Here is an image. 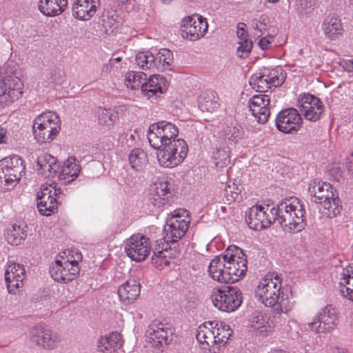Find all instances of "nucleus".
<instances>
[{
  "label": "nucleus",
  "mask_w": 353,
  "mask_h": 353,
  "mask_svg": "<svg viewBox=\"0 0 353 353\" xmlns=\"http://www.w3.org/2000/svg\"><path fill=\"white\" fill-rule=\"evenodd\" d=\"M54 199H57V202L60 203L63 199V193L59 188H57V184L53 191V195Z\"/></svg>",
  "instance_id": "nucleus-55"
},
{
  "label": "nucleus",
  "mask_w": 353,
  "mask_h": 353,
  "mask_svg": "<svg viewBox=\"0 0 353 353\" xmlns=\"http://www.w3.org/2000/svg\"><path fill=\"white\" fill-rule=\"evenodd\" d=\"M140 292L139 282L134 278H130L119 288L118 295L122 303L129 305L137 300Z\"/></svg>",
  "instance_id": "nucleus-22"
},
{
  "label": "nucleus",
  "mask_w": 353,
  "mask_h": 353,
  "mask_svg": "<svg viewBox=\"0 0 353 353\" xmlns=\"http://www.w3.org/2000/svg\"><path fill=\"white\" fill-rule=\"evenodd\" d=\"M119 5H123L125 4L128 0H117Z\"/></svg>",
  "instance_id": "nucleus-63"
},
{
  "label": "nucleus",
  "mask_w": 353,
  "mask_h": 353,
  "mask_svg": "<svg viewBox=\"0 0 353 353\" xmlns=\"http://www.w3.org/2000/svg\"><path fill=\"white\" fill-rule=\"evenodd\" d=\"M167 89V82L164 77L159 74L150 76L148 81L142 85V94L148 99H155Z\"/></svg>",
  "instance_id": "nucleus-21"
},
{
  "label": "nucleus",
  "mask_w": 353,
  "mask_h": 353,
  "mask_svg": "<svg viewBox=\"0 0 353 353\" xmlns=\"http://www.w3.org/2000/svg\"><path fill=\"white\" fill-rule=\"evenodd\" d=\"M79 273V266L77 260L57 259L50 268L52 278L57 282L68 283L74 280Z\"/></svg>",
  "instance_id": "nucleus-12"
},
{
  "label": "nucleus",
  "mask_w": 353,
  "mask_h": 353,
  "mask_svg": "<svg viewBox=\"0 0 353 353\" xmlns=\"http://www.w3.org/2000/svg\"><path fill=\"white\" fill-rule=\"evenodd\" d=\"M339 283L341 296L353 301V264L342 270Z\"/></svg>",
  "instance_id": "nucleus-32"
},
{
  "label": "nucleus",
  "mask_w": 353,
  "mask_h": 353,
  "mask_svg": "<svg viewBox=\"0 0 353 353\" xmlns=\"http://www.w3.org/2000/svg\"><path fill=\"white\" fill-rule=\"evenodd\" d=\"M79 172L80 168L75 163V159L74 158H69L64 162L62 169L58 174V179L63 184H68L77 177Z\"/></svg>",
  "instance_id": "nucleus-33"
},
{
  "label": "nucleus",
  "mask_w": 353,
  "mask_h": 353,
  "mask_svg": "<svg viewBox=\"0 0 353 353\" xmlns=\"http://www.w3.org/2000/svg\"><path fill=\"white\" fill-rule=\"evenodd\" d=\"M330 175L333 176H334V179L337 181H339L341 176H342V172L340 169L339 167H334L332 168L330 171Z\"/></svg>",
  "instance_id": "nucleus-53"
},
{
  "label": "nucleus",
  "mask_w": 353,
  "mask_h": 353,
  "mask_svg": "<svg viewBox=\"0 0 353 353\" xmlns=\"http://www.w3.org/2000/svg\"><path fill=\"white\" fill-rule=\"evenodd\" d=\"M122 339L118 332H112L108 336H101L97 343V348L103 353H113L121 348Z\"/></svg>",
  "instance_id": "nucleus-29"
},
{
  "label": "nucleus",
  "mask_w": 353,
  "mask_h": 353,
  "mask_svg": "<svg viewBox=\"0 0 353 353\" xmlns=\"http://www.w3.org/2000/svg\"><path fill=\"white\" fill-rule=\"evenodd\" d=\"M150 242L148 238L141 234L132 235L125 245L126 254L132 260L140 262L145 259L150 252Z\"/></svg>",
  "instance_id": "nucleus-13"
},
{
  "label": "nucleus",
  "mask_w": 353,
  "mask_h": 353,
  "mask_svg": "<svg viewBox=\"0 0 353 353\" xmlns=\"http://www.w3.org/2000/svg\"><path fill=\"white\" fill-rule=\"evenodd\" d=\"M244 132L241 125L232 123L223 129V136L232 143H236L243 137Z\"/></svg>",
  "instance_id": "nucleus-39"
},
{
  "label": "nucleus",
  "mask_w": 353,
  "mask_h": 353,
  "mask_svg": "<svg viewBox=\"0 0 353 353\" xmlns=\"http://www.w3.org/2000/svg\"><path fill=\"white\" fill-rule=\"evenodd\" d=\"M350 170H353V163H352L351 161H350V165L348 166Z\"/></svg>",
  "instance_id": "nucleus-64"
},
{
  "label": "nucleus",
  "mask_w": 353,
  "mask_h": 353,
  "mask_svg": "<svg viewBox=\"0 0 353 353\" xmlns=\"http://www.w3.org/2000/svg\"><path fill=\"white\" fill-rule=\"evenodd\" d=\"M99 6L100 0H76L72 6L73 15L81 20H88Z\"/></svg>",
  "instance_id": "nucleus-24"
},
{
  "label": "nucleus",
  "mask_w": 353,
  "mask_h": 353,
  "mask_svg": "<svg viewBox=\"0 0 353 353\" xmlns=\"http://www.w3.org/2000/svg\"><path fill=\"white\" fill-rule=\"evenodd\" d=\"M239 46L237 48L238 56L241 58L248 57L252 48V42L249 39L239 41Z\"/></svg>",
  "instance_id": "nucleus-49"
},
{
  "label": "nucleus",
  "mask_w": 353,
  "mask_h": 353,
  "mask_svg": "<svg viewBox=\"0 0 353 353\" xmlns=\"http://www.w3.org/2000/svg\"><path fill=\"white\" fill-rule=\"evenodd\" d=\"M299 103L300 110L308 121H316L324 112V106L321 101L310 94H304Z\"/></svg>",
  "instance_id": "nucleus-17"
},
{
  "label": "nucleus",
  "mask_w": 353,
  "mask_h": 353,
  "mask_svg": "<svg viewBox=\"0 0 353 353\" xmlns=\"http://www.w3.org/2000/svg\"><path fill=\"white\" fill-rule=\"evenodd\" d=\"M225 259L224 254L215 256L210 263L208 273L210 277L220 283H229L230 276L227 275Z\"/></svg>",
  "instance_id": "nucleus-25"
},
{
  "label": "nucleus",
  "mask_w": 353,
  "mask_h": 353,
  "mask_svg": "<svg viewBox=\"0 0 353 353\" xmlns=\"http://www.w3.org/2000/svg\"><path fill=\"white\" fill-rule=\"evenodd\" d=\"M321 28L325 37L330 40L336 39L343 32L341 20L334 14H330L323 19Z\"/></svg>",
  "instance_id": "nucleus-23"
},
{
  "label": "nucleus",
  "mask_w": 353,
  "mask_h": 353,
  "mask_svg": "<svg viewBox=\"0 0 353 353\" xmlns=\"http://www.w3.org/2000/svg\"><path fill=\"white\" fill-rule=\"evenodd\" d=\"M210 299L214 307L219 310L230 312L241 305V292L236 287H227L225 290L214 289Z\"/></svg>",
  "instance_id": "nucleus-8"
},
{
  "label": "nucleus",
  "mask_w": 353,
  "mask_h": 353,
  "mask_svg": "<svg viewBox=\"0 0 353 353\" xmlns=\"http://www.w3.org/2000/svg\"><path fill=\"white\" fill-rule=\"evenodd\" d=\"M60 130L59 117L54 112H43L37 116L33 122V134L39 143H50L56 138Z\"/></svg>",
  "instance_id": "nucleus-5"
},
{
  "label": "nucleus",
  "mask_w": 353,
  "mask_h": 353,
  "mask_svg": "<svg viewBox=\"0 0 353 353\" xmlns=\"http://www.w3.org/2000/svg\"><path fill=\"white\" fill-rule=\"evenodd\" d=\"M68 6V0H40L39 9L44 15L57 16L61 14Z\"/></svg>",
  "instance_id": "nucleus-31"
},
{
  "label": "nucleus",
  "mask_w": 353,
  "mask_h": 353,
  "mask_svg": "<svg viewBox=\"0 0 353 353\" xmlns=\"http://www.w3.org/2000/svg\"><path fill=\"white\" fill-rule=\"evenodd\" d=\"M109 23L108 21H106V19H103V26H104V28H105V31L106 32H108V30L107 29V24Z\"/></svg>",
  "instance_id": "nucleus-62"
},
{
  "label": "nucleus",
  "mask_w": 353,
  "mask_h": 353,
  "mask_svg": "<svg viewBox=\"0 0 353 353\" xmlns=\"http://www.w3.org/2000/svg\"><path fill=\"white\" fill-rule=\"evenodd\" d=\"M270 97L267 94H256L249 101L250 110L259 123H265L268 121L270 114Z\"/></svg>",
  "instance_id": "nucleus-19"
},
{
  "label": "nucleus",
  "mask_w": 353,
  "mask_h": 353,
  "mask_svg": "<svg viewBox=\"0 0 353 353\" xmlns=\"http://www.w3.org/2000/svg\"><path fill=\"white\" fill-rule=\"evenodd\" d=\"M169 242L170 241L165 238L164 239L156 241V244L153 248L152 263L157 268H163L164 266L169 264L168 260L165 259L167 256Z\"/></svg>",
  "instance_id": "nucleus-30"
},
{
  "label": "nucleus",
  "mask_w": 353,
  "mask_h": 353,
  "mask_svg": "<svg viewBox=\"0 0 353 353\" xmlns=\"http://www.w3.org/2000/svg\"><path fill=\"white\" fill-rule=\"evenodd\" d=\"M58 204L57 199H54V196L37 201L39 212L44 216H49L53 213L57 209Z\"/></svg>",
  "instance_id": "nucleus-41"
},
{
  "label": "nucleus",
  "mask_w": 353,
  "mask_h": 353,
  "mask_svg": "<svg viewBox=\"0 0 353 353\" xmlns=\"http://www.w3.org/2000/svg\"><path fill=\"white\" fill-rule=\"evenodd\" d=\"M184 225L185 222L182 223V225H179L176 221H166L164 226L165 239H168L170 243L174 244L176 243L185 235L188 230V228H185Z\"/></svg>",
  "instance_id": "nucleus-34"
},
{
  "label": "nucleus",
  "mask_w": 353,
  "mask_h": 353,
  "mask_svg": "<svg viewBox=\"0 0 353 353\" xmlns=\"http://www.w3.org/2000/svg\"><path fill=\"white\" fill-rule=\"evenodd\" d=\"M264 1H265L264 4H265V5H266L268 3H278L280 0H264Z\"/></svg>",
  "instance_id": "nucleus-61"
},
{
  "label": "nucleus",
  "mask_w": 353,
  "mask_h": 353,
  "mask_svg": "<svg viewBox=\"0 0 353 353\" xmlns=\"http://www.w3.org/2000/svg\"><path fill=\"white\" fill-rule=\"evenodd\" d=\"M281 279L276 274L266 275L256 290L259 300L267 307H273L276 314H287L293 307L288 296L280 292Z\"/></svg>",
  "instance_id": "nucleus-1"
},
{
  "label": "nucleus",
  "mask_w": 353,
  "mask_h": 353,
  "mask_svg": "<svg viewBox=\"0 0 353 353\" xmlns=\"http://www.w3.org/2000/svg\"><path fill=\"white\" fill-rule=\"evenodd\" d=\"M236 34L239 41H243L244 39H248L245 30L243 28L239 27Z\"/></svg>",
  "instance_id": "nucleus-58"
},
{
  "label": "nucleus",
  "mask_w": 353,
  "mask_h": 353,
  "mask_svg": "<svg viewBox=\"0 0 353 353\" xmlns=\"http://www.w3.org/2000/svg\"><path fill=\"white\" fill-rule=\"evenodd\" d=\"M276 126L285 134L297 132L302 123V117L294 108H288L281 111L276 118Z\"/></svg>",
  "instance_id": "nucleus-16"
},
{
  "label": "nucleus",
  "mask_w": 353,
  "mask_h": 353,
  "mask_svg": "<svg viewBox=\"0 0 353 353\" xmlns=\"http://www.w3.org/2000/svg\"><path fill=\"white\" fill-rule=\"evenodd\" d=\"M239 194V190L234 184L227 185L223 191V202L225 204H230L236 201Z\"/></svg>",
  "instance_id": "nucleus-46"
},
{
  "label": "nucleus",
  "mask_w": 353,
  "mask_h": 353,
  "mask_svg": "<svg viewBox=\"0 0 353 353\" xmlns=\"http://www.w3.org/2000/svg\"><path fill=\"white\" fill-rule=\"evenodd\" d=\"M167 221H174L179 225H182V223L185 222V228H189V224L191 221V218L189 212L185 209H176L170 214L168 216Z\"/></svg>",
  "instance_id": "nucleus-44"
},
{
  "label": "nucleus",
  "mask_w": 353,
  "mask_h": 353,
  "mask_svg": "<svg viewBox=\"0 0 353 353\" xmlns=\"http://www.w3.org/2000/svg\"><path fill=\"white\" fill-rule=\"evenodd\" d=\"M13 230L10 232V234H8L7 240L9 243L12 245L20 244L21 241L26 237V232L22 230L19 233L21 230L20 226L13 225Z\"/></svg>",
  "instance_id": "nucleus-48"
},
{
  "label": "nucleus",
  "mask_w": 353,
  "mask_h": 353,
  "mask_svg": "<svg viewBox=\"0 0 353 353\" xmlns=\"http://www.w3.org/2000/svg\"><path fill=\"white\" fill-rule=\"evenodd\" d=\"M250 322V327L253 328L256 334L259 335H265L270 327L267 319L261 313L254 314Z\"/></svg>",
  "instance_id": "nucleus-38"
},
{
  "label": "nucleus",
  "mask_w": 353,
  "mask_h": 353,
  "mask_svg": "<svg viewBox=\"0 0 353 353\" xmlns=\"http://www.w3.org/2000/svg\"><path fill=\"white\" fill-rule=\"evenodd\" d=\"M136 63L141 68L147 70L155 68L156 59L150 52H140L135 57Z\"/></svg>",
  "instance_id": "nucleus-42"
},
{
  "label": "nucleus",
  "mask_w": 353,
  "mask_h": 353,
  "mask_svg": "<svg viewBox=\"0 0 353 353\" xmlns=\"http://www.w3.org/2000/svg\"><path fill=\"white\" fill-rule=\"evenodd\" d=\"M254 85L257 88V91L259 92H266L268 89L270 88V85L269 83V79L267 77L263 75L260 76L259 77H256Z\"/></svg>",
  "instance_id": "nucleus-51"
},
{
  "label": "nucleus",
  "mask_w": 353,
  "mask_h": 353,
  "mask_svg": "<svg viewBox=\"0 0 353 353\" xmlns=\"http://www.w3.org/2000/svg\"><path fill=\"white\" fill-rule=\"evenodd\" d=\"M177 254H178L177 248L175 246L174 248H171L169 245V246H168V253H167V256L165 259H168V262L170 263V259L176 257Z\"/></svg>",
  "instance_id": "nucleus-54"
},
{
  "label": "nucleus",
  "mask_w": 353,
  "mask_h": 353,
  "mask_svg": "<svg viewBox=\"0 0 353 353\" xmlns=\"http://www.w3.org/2000/svg\"><path fill=\"white\" fill-rule=\"evenodd\" d=\"M125 139H126V144L130 147L132 146L135 141V136L131 130H130L129 133L126 134Z\"/></svg>",
  "instance_id": "nucleus-57"
},
{
  "label": "nucleus",
  "mask_w": 353,
  "mask_h": 353,
  "mask_svg": "<svg viewBox=\"0 0 353 353\" xmlns=\"http://www.w3.org/2000/svg\"><path fill=\"white\" fill-rule=\"evenodd\" d=\"M212 98H214L212 94H205L204 97L201 99L199 107L203 111L212 112L217 108L219 104Z\"/></svg>",
  "instance_id": "nucleus-47"
},
{
  "label": "nucleus",
  "mask_w": 353,
  "mask_h": 353,
  "mask_svg": "<svg viewBox=\"0 0 353 353\" xmlns=\"http://www.w3.org/2000/svg\"><path fill=\"white\" fill-rule=\"evenodd\" d=\"M128 159L131 167L137 171L143 170L148 163L146 153L140 148L133 150L129 154Z\"/></svg>",
  "instance_id": "nucleus-35"
},
{
  "label": "nucleus",
  "mask_w": 353,
  "mask_h": 353,
  "mask_svg": "<svg viewBox=\"0 0 353 353\" xmlns=\"http://www.w3.org/2000/svg\"><path fill=\"white\" fill-rule=\"evenodd\" d=\"M95 114L97 117L98 123L100 125L110 127L112 126L116 121V116L112 114L110 109L98 107L95 110Z\"/></svg>",
  "instance_id": "nucleus-40"
},
{
  "label": "nucleus",
  "mask_w": 353,
  "mask_h": 353,
  "mask_svg": "<svg viewBox=\"0 0 353 353\" xmlns=\"http://www.w3.org/2000/svg\"><path fill=\"white\" fill-rule=\"evenodd\" d=\"M270 42L266 38H262L259 42V45L262 50H265L268 48Z\"/></svg>",
  "instance_id": "nucleus-59"
},
{
  "label": "nucleus",
  "mask_w": 353,
  "mask_h": 353,
  "mask_svg": "<svg viewBox=\"0 0 353 353\" xmlns=\"http://www.w3.org/2000/svg\"><path fill=\"white\" fill-rule=\"evenodd\" d=\"M38 172L43 176L52 177L57 174L58 165L57 159L52 155L44 153L37 158Z\"/></svg>",
  "instance_id": "nucleus-28"
},
{
  "label": "nucleus",
  "mask_w": 353,
  "mask_h": 353,
  "mask_svg": "<svg viewBox=\"0 0 353 353\" xmlns=\"http://www.w3.org/2000/svg\"><path fill=\"white\" fill-rule=\"evenodd\" d=\"M276 208L256 205L250 208L246 222L251 229L262 230L270 226L276 220Z\"/></svg>",
  "instance_id": "nucleus-10"
},
{
  "label": "nucleus",
  "mask_w": 353,
  "mask_h": 353,
  "mask_svg": "<svg viewBox=\"0 0 353 353\" xmlns=\"http://www.w3.org/2000/svg\"><path fill=\"white\" fill-rule=\"evenodd\" d=\"M157 157L159 165L163 168H172L179 165L186 157L188 145L181 139L163 144L162 148H156Z\"/></svg>",
  "instance_id": "nucleus-6"
},
{
  "label": "nucleus",
  "mask_w": 353,
  "mask_h": 353,
  "mask_svg": "<svg viewBox=\"0 0 353 353\" xmlns=\"http://www.w3.org/2000/svg\"><path fill=\"white\" fill-rule=\"evenodd\" d=\"M276 221L284 231L299 232L305 226L303 203L296 197H290L276 207Z\"/></svg>",
  "instance_id": "nucleus-3"
},
{
  "label": "nucleus",
  "mask_w": 353,
  "mask_h": 353,
  "mask_svg": "<svg viewBox=\"0 0 353 353\" xmlns=\"http://www.w3.org/2000/svg\"><path fill=\"white\" fill-rule=\"evenodd\" d=\"M147 75L143 72L130 71L125 74V84L131 90H137L141 88L142 92V85L146 80Z\"/></svg>",
  "instance_id": "nucleus-36"
},
{
  "label": "nucleus",
  "mask_w": 353,
  "mask_h": 353,
  "mask_svg": "<svg viewBox=\"0 0 353 353\" xmlns=\"http://www.w3.org/2000/svg\"><path fill=\"white\" fill-rule=\"evenodd\" d=\"M158 62L156 61V66L158 70H170L173 63V55L172 52L167 48H162L157 53Z\"/></svg>",
  "instance_id": "nucleus-37"
},
{
  "label": "nucleus",
  "mask_w": 353,
  "mask_h": 353,
  "mask_svg": "<svg viewBox=\"0 0 353 353\" xmlns=\"http://www.w3.org/2000/svg\"><path fill=\"white\" fill-rule=\"evenodd\" d=\"M55 183L42 185L41 191L37 194V201L43 199H48L50 197L53 196V191L55 188Z\"/></svg>",
  "instance_id": "nucleus-50"
},
{
  "label": "nucleus",
  "mask_w": 353,
  "mask_h": 353,
  "mask_svg": "<svg viewBox=\"0 0 353 353\" xmlns=\"http://www.w3.org/2000/svg\"><path fill=\"white\" fill-rule=\"evenodd\" d=\"M269 79V83L270 87H277L283 84L285 81V77L283 73V69L281 68H276L274 70H271L268 74Z\"/></svg>",
  "instance_id": "nucleus-45"
},
{
  "label": "nucleus",
  "mask_w": 353,
  "mask_h": 353,
  "mask_svg": "<svg viewBox=\"0 0 353 353\" xmlns=\"http://www.w3.org/2000/svg\"><path fill=\"white\" fill-rule=\"evenodd\" d=\"M332 185L320 180L315 179L308 185V192L313 201L322 205L328 217H334L340 213L341 206L338 196H335Z\"/></svg>",
  "instance_id": "nucleus-4"
},
{
  "label": "nucleus",
  "mask_w": 353,
  "mask_h": 353,
  "mask_svg": "<svg viewBox=\"0 0 353 353\" xmlns=\"http://www.w3.org/2000/svg\"><path fill=\"white\" fill-rule=\"evenodd\" d=\"M173 331L171 327L163 322L154 321L148 327L146 336L153 346L161 347L172 340Z\"/></svg>",
  "instance_id": "nucleus-14"
},
{
  "label": "nucleus",
  "mask_w": 353,
  "mask_h": 353,
  "mask_svg": "<svg viewBox=\"0 0 353 353\" xmlns=\"http://www.w3.org/2000/svg\"><path fill=\"white\" fill-rule=\"evenodd\" d=\"M30 339L36 345L47 350L54 349L61 341L59 334L41 327H35L32 330Z\"/></svg>",
  "instance_id": "nucleus-18"
},
{
  "label": "nucleus",
  "mask_w": 353,
  "mask_h": 353,
  "mask_svg": "<svg viewBox=\"0 0 353 353\" xmlns=\"http://www.w3.org/2000/svg\"><path fill=\"white\" fill-rule=\"evenodd\" d=\"M1 174L21 177L24 170L21 159L19 156L8 157L0 161Z\"/></svg>",
  "instance_id": "nucleus-27"
},
{
  "label": "nucleus",
  "mask_w": 353,
  "mask_h": 353,
  "mask_svg": "<svg viewBox=\"0 0 353 353\" xmlns=\"http://www.w3.org/2000/svg\"><path fill=\"white\" fill-rule=\"evenodd\" d=\"M232 334L230 327L223 322L206 321L199 326L196 338L203 350L216 353L228 343Z\"/></svg>",
  "instance_id": "nucleus-2"
},
{
  "label": "nucleus",
  "mask_w": 353,
  "mask_h": 353,
  "mask_svg": "<svg viewBox=\"0 0 353 353\" xmlns=\"http://www.w3.org/2000/svg\"><path fill=\"white\" fill-rule=\"evenodd\" d=\"M171 196L169 183L168 181H161L154 184L149 200L154 207L160 209L168 202Z\"/></svg>",
  "instance_id": "nucleus-26"
},
{
  "label": "nucleus",
  "mask_w": 353,
  "mask_h": 353,
  "mask_svg": "<svg viewBox=\"0 0 353 353\" xmlns=\"http://www.w3.org/2000/svg\"><path fill=\"white\" fill-rule=\"evenodd\" d=\"M25 278V269L23 265L14 262H9L5 271V281L9 293L14 294L22 287Z\"/></svg>",
  "instance_id": "nucleus-20"
},
{
  "label": "nucleus",
  "mask_w": 353,
  "mask_h": 353,
  "mask_svg": "<svg viewBox=\"0 0 353 353\" xmlns=\"http://www.w3.org/2000/svg\"><path fill=\"white\" fill-rule=\"evenodd\" d=\"M267 17L264 15L261 16L259 25L258 23L256 24V28L259 29V30L262 32L263 30H265L266 24L265 21Z\"/></svg>",
  "instance_id": "nucleus-56"
},
{
  "label": "nucleus",
  "mask_w": 353,
  "mask_h": 353,
  "mask_svg": "<svg viewBox=\"0 0 353 353\" xmlns=\"http://www.w3.org/2000/svg\"><path fill=\"white\" fill-rule=\"evenodd\" d=\"M208 25L206 19L195 14L185 17L181 23V36L190 41H197L207 33Z\"/></svg>",
  "instance_id": "nucleus-11"
},
{
  "label": "nucleus",
  "mask_w": 353,
  "mask_h": 353,
  "mask_svg": "<svg viewBox=\"0 0 353 353\" xmlns=\"http://www.w3.org/2000/svg\"><path fill=\"white\" fill-rule=\"evenodd\" d=\"M338 323V316L334 308L327 305L323 308L315 319L308 323V327L316 333H323L333 330Z\"/></svg>",
  "instance_id": "nucleus-15"
},
{
  "label": "nucleus",
  "mask_w": 353,
  "mask_h": 353,
  "mask_svg": "<svg viewBox=\"0 0 353 353\" xmlns=\"http://www.w3.org/2000/svg\"><path fill=\"white\" fill-rule=\"evenodd\" d=\"M6 130L0 127V143H5L6 142Z\"/></svg>",
  "instance_id": "nucleus-60"
},
{
  "label": "nucleus",
  "mask_w": 353,
  "mask_h": 353,
  "mask_svg": "<svg viewBox=\"0 0 353 353\" xmlns=\"http://www.w3.org/2000/svg\"><path fill=\"white\" fill-rule=\"evenodd\" d=\"M179 134L175 125L164 121L157 122L150 126L148 139L153 148H161L163 144L176 141Z\"/></svg>",
  "instance_id": "nucleus-9"
},
{
  "label": "nucleus",
  "mask_w": 353,
  "mask_h": 353,
  "mask_svg": "<svg viewBox=\"0 0 353 353\" xmlns=\"http://www.w3.org/2000/svg\"><path fill=\"white\" fill-rule=\"evenodd\" d=\"M229 283H235L247 272V260L243 250L235 245L228 247L224 253Z\"/></svg>",
  "instance_id": "nucleus-7"
},
{
  "label": "nucleus",
  "mask_w": 353,
  "mask_h": 353,
  "mask_svg": "<svg viewBox=\"0 0 353 353\" xmlns=\"http://www.w3.org/2000/svg\"><path fill=\"white\" fill-rule=\"evenodd\" d=\"M213 161L218 170L226 168L230 162V151L228 148L218 149L214 152Z\"/></svg>",
  "instance_id": "nucleus-43"
},
{
  "label": "nucleus",
  "mask_w": 353,
  "mask_h": 353,
  "mask_svg": "<svg viewBox=\"0 0 353 353\" xmlns=\"http://www.w3.org/2000/svg\"><path fill=\"white\" fill-rule=\"evenodd\" d=\"M297 6H298V10L300 12L306 11L307 9L311 8L312 1L311 0H299Z\"/></svg>",
  "instance_id": "nucleus-52"
}]
</instances>
